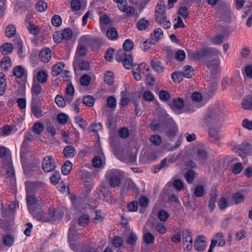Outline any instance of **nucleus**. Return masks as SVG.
Wrapping results in <instances>:
<instances>
[{
    "label": "nucleus",
    "mask_w": 252,
    "mask_h": 252,
    "mask_svg": "<svg viewBox=\"0 0 252 252\" xmlns=\"http://www.w3.org/2000/svg\"><path fill=\"white\" fill-rule=\"evenodd\" d=\"M123 6L124 7V9H119L121 11L124 12L126 16L130 17L135 13V8L133 7L128 6L127 4H125Z\"/></svg>",
    "instance_id": "37998d69"
},
{
    "label": "nucleus",
    "mask_w": 252,
    "mask_h": 252,
    "mask_svg": "<svg viewBox=\"0 0 252 252\" xmlns=\"http://www.w3.org/2000/svg\"><path fill=\"white\" fill-rule=\"evenodd\" d=\"M14 242V237L12 235H7L3 237V243L7 246L11 247Z\"/></svg>",
    "instance_id": "09e8293b"
},
{
    "label": "nucleus",
    "mask_w": 252,
    "mask_h": 252,
    "mask_svg": "<svg viewBox=\"0 0 252 252\" xmlns=\"http://www.w3.org/2000/svg\"><path fill=\"white\" fill-rule=\"evenodd\" d=\"M222 120V116L218 108L209 109L204 118V124L207 126H211L209 134L212 142H217L221 138L220 129Z\"/></svg>",
    "instance_id": "f257e3e1"
},
{
    "label": "nucleus",
    "mask_w": 252,
    "mask_h": 252,
    "mask_svg": "<svg viewBox=\"0 0 252 252\" xmlns=\"http://www.w3.org/2000/svg\"><path fill=\"white\" fill-rule=\"evenodd\" d=\"M190 234L191 231L189 229H187L183 232V239L184 245H186L187 243L192 242V239Z\"/></svg>",
    "instance_id": "ea45409f"
},
{
    "label": "nucleus",
    "mask_w": 252,
    "mask_h": 252,
    "mask_svg": "<svg viewBox=\"0 0 252 252\" xmlns=\"http://www.w3.org/2000/svg\"><path fill=\"white\" fill-rule=\"evenodd\" d=\"M165 125L168 128L167 135L170 137L175 136L178 128L174 120L171 118H168L165 122Z\"/></svg>",
    "instance_id": "0eeeda50"
},
{
    "label": "nucleus",
    "mask_w": 252,
    "mask_h": 252,
    "mask_svg": "<svg viewBox=\"0 0 252 252\" xmlns=\"http://www.w3.org/2000/svg\"><path fill=\"white\" fill-rule=\"evenodd\" d=\"M244 195L240 192L234 193L232 196V200L236 204H238L244 200Z\"/></svg>",
    "instance_id": "a18cd8bd"
},
{
    "label": "nucleus",
    "mask_w": 252,
    "mask_h": 252,
    "mask_svg": "<svg viewBox=\"0 0 252 252\" xmlns=\"http://www.w3.org/2000/svg\"><path fill=\"white\" fill-rule=\"evenodd\" d=\"M210 198L208 203V207L210 209V212H213L215 206V202L217 200V192L216 190L211 189L210 194Z\"/></svg>",
    "instance_id": "f3484780"
},
{
    "label": "nucleus",
    "mask_w": 252,
    "mask_h": 252,
    "mask_svg": "<svg viewBox=\"0 0 252 252\" xmlns=\"http://www.w3.org/2000/svg\"><path fill=\"white\" fill-rule=\"evenodd\" d=\"M16 32V27L14 25L12 24L8 25L5 30V34L9 38L14 36Z\"/></svg>",
    "instance_id": "72a5a7b5"
},
{
    "label": "nucleus",
    "mask_w": 252,
    "mask_h": 252,
    "mask_svg": "<svg viewBox=\"0 0 252 252\" xmlns=\"http://www.w3.org/2000/svg\"><path fill=\"white\" fill-rule=\"evenodd\" d=\"M13 75L18 78L22 77L25 73L24 68L21 66H17L13 69Z\"/></svg>",
    "instance_id": "473e14b6"
},
{
    "label": "nucleus",
    "mask_w": 252,
    "mask_h": 252,
    "mask_svg": "<svg viewBox=\"0 0 252 252\" xmlns=\"http://www.w3.org/2000/svg\"><path fill=\"white\" fill-rule=\"evenodd\" d=\"M112 243L114 247L118 248L123 245V241L120 237L115 236L112 240Z\"/></svg>",
    "instance_id": "bf43d9fd"
},
{
    "label": "nucleus",
    "mask_w": 252,
    "mask_h": 252,
    "mask_svg": "<svg viewBox=\"0 0 252 252\" xmlns=\"http://www.w3.org/2000/svg\"><path fill=\"white\" fill-rule=\"evenodd\" d=\"M29 212L32 215L33 218L36 219L37 220L43 222H48L47 216L45 215L42 211L33 208L31 210H30Z\"/></svg>",
    "instance_id": "9b49d317"
},
{
    "label": "nucleus",
    "mask_w": 252,
    "mask_h": 252,
    "mask_svg": "<svg viewBox=\"0 0 252 252\" xmlns=\"http://www.w3.org/2000/svg\"><path fill=\"white\" fill-rule=\"evenodd\" d=\"M151 66L152 68L158 73H161L163 70V67L159 61L152 60Z\"/></svg>",
    "instance_id": "4c0bfd02"
},
{
    "label": "nucleus",
    "mask_w": 252,
    "mask_h": 252,
    "mask_svg": "<svg viewBox=\"0 0 252 252\" xmlns=\"http://www.w3.org/2000/svg\"><path fill=\"white\" fill-rule=\"evenodd\" d=\"M39 57L42 62L48 63L51 57L50 49L46 48L41 51L39 54Z\"/></svg>",
    "instance_id": "dca6fc26"
},
{
    "label": "nucleus",
    "mask_w": 252,
    "mask_h": 252,
    "mask_svg": "<svg viewBox=\"0 0 252 252\" xmlns=\"http://www.w3.org/2000/svg\"><path fill=\"white\" fill-rule=\"evenodd\" d=\"M175 59L179 61H183L186 57V53L184 50H179L175 54Z\"/></svg>",
    "instance_id": "774afa93"
},
{
    "label": "nucleus",
    "mask_w": 252,
    "mask_h": 252,
    "mask_svg": "<svg viewBox=\"0 0 252 252\" xmlns=\"http://www.w3.org/2000/svg\"><path fill=\"white\" fill-rule=\"evenodd\" d=\"M212 240H216V244L218 243L220 246H224L225 244L224 236L222 232L217 233Z\"/></svg>",
    "instance_id": "a878e982"
},
{
    "label": "nucleus",
    "mask_w": 252,
    "mask_h": 252,
    "mask_svg": "<svg viewBox=\"0 0 252 252\" xmlns=\"http://www.w3.org/2000/svg\"><path fill=\"white\" fill-rule=\"evenodd\" d=\"M185 178L188 183L192 182L194 179V172L193 170H189L185 175Z\"/></svg>",
    "instance_id": "6e6d98bb"
},
{
    "label": "nucleus",
    "mask_w": 252,
    "mask_h": 252,
    "mask_svg": "<svg viewBox=\"0 0 252 252\" xmlns=\"http://www.w3.org/2000/svg\"><path fill=\"white\" fill-rule=\"evenodd\" d=\"M182 74L186 78H190L194 74V69L190 65H186L182 72Z\"/></svg>",
    "instance_id": "bb28decb"
},
{
    "label": "nucleus",
    "mask_w": 252,
    "mask_h": 252,
    "mask_svg": "<svg viewBox=\"0 0 252 252\" xmlns=\"http://www.w3.org/2000/svg\"><path fill=\"white\" fill-rule=\"evenodd\" d=\"M13 49L12 44L6 42L0 46V51L4 55H8L11 53Z\"/></svg>",
    "instance_id": "6ab92c4d"
},
{
    "label": "nucleus",
    "mask_w": 252,
    "mask_h": 252,
    "mask_svg": "<svg viewBox=\"0 0 252 252\" xmlns=\"http://www.w3.org/2000/svg\"><path fill=\"white\" fill-rule=\"evenodd\" d=\"M193 57L197 61H200L205 58H207L206 49L197 51L194 54Z\"/></svg>",
    "instance_id": "49530a36"
},
{
    "label": "nucleus",
    "mask_w": 252,
    "mask_h": 252,
    "mask_svg": "<svg viewBox=\"0 0 252 252\" xmlns=\"http://www.w3.org/2000/svg\"><path fill=\"white\" fill-rule=\"evenodd\" d=\"M33 131L37 134H40L44 130V126L40 122L35 123L33 126Z\"/></svg>",
    "instance_id": "8fccbe9b"
},
{
    "label": "nucleus",
    "mask_w": 252,
    "mask_h": 252,
    "mask_svg": "<svg viewBox=\"0 0 252 252\" xmlns=\"http://www.w3.org/2000/svg\"><path fill=\"white\" fill-rule=\"evenodd\" d=\"M65 93L68 96V98H66L65 99L69 101H72L74 94V88L71 84L67 86Z\"/></svg>",
    "instance_id": "c85d7f7f"
},
{
    "label": "nucleus",
    "mask_w": 252,
    "mask_h": 252,
    "mask_svg": "<svg viewBox=\"0 0 252 252\" xmlns=\"http://www.w3.org/2000/svg\"><path fill=\"white\" fill-rule=\"evenodd\" d=\"M184 106V101L181 98H177L173 100V109L176 111L181 109Z\"/></svg>",
    "instance_id": "c756f323"
},
{
    "label": "nucleus",
    "mask_w": 252,
    "mask_h": 252,
    "mask_svg": "<svg viewBox=\"0 0 252 252\" xmlns=\"http://www.w3.org/2000/svg\"><path fill=\"white\" fill-rule=\"evenodd\" d=\"M104 80L108 84L111 85L113 83V73L108 71L104 75Z\"/></svg>",
    "instance_id": "69168bd1"
},
{
    "label": "nucleus",
    "mask_w": 252,
    "mask_h": 252,
    "mask_svg": "<svg viewBox=\"0 0 252 252\" xmlns=\"http://www.w3.org/2000/svg\"><path fill=\"white\" fill-rule=\"evenodd\" d=\"M39 101H32L31 109L33 115L36 118H40L42 116V112L38 106Z\"/></svg>",
    "instance_id": "a211bd4d"
},
{
    "label": "nucleus",
    "mask_w": 252,
    "mask_h": 252,
    "mask_svg": "<svg viewBox=\"0 0 252 252\" xmlns=\"http://www.w3.org/2000/svg\"><path fill=\"white\" fill-rule=\"evenodd\" d=\"M48 75L44 71H39L37 72L36 78L38 81L41 83H45L47 81Z\"/></svg>",
    "instance_id": "58836bf2"
},
{
    "label": "nucleus",
    "mask_w": 252,
    "mask_h": 252,
    "mask_svg": "<svg viewBox=\"0 0 252 252\" xmlns=\"http://www.w3.org/2000/svg\"><path fill=\"white\" fill-rule=\"evenodd\" d=\"M88 41V38L87 36H83L80 38L75 55V60H77L80 58H82L86 56L87 53L86 44Z\"/></svg>",
    "instance_id": "20e7f679"
},
{
    "label": "nucleus",
    "mask_w": 252,
    "mask_h": 252,
    "mask_svg": "<svg viewBox=\"0 0 252 252\" xmlns=\"http://www.w3.org/2000/svg\"><path fill=\"white\" fill-rule=\"evenodd\" d=\"M51 23L54 26L58 27L61 25L62 19L59 15H56L52 17Z\"/></svg>",
    "instance_id": "864d4df0"
},
{
    "label": "nucleus",
    "mask_w": 252,
    "mask_h": 252,
    "mask_svg": "<svg viewBox=\"0 0 252 252\" xmlns=\"http://www.w3.org/2000/svg\"><path fill=\"white\" fill-rule=\"evenodd\" d=\"M64 67V63L63 62H59L53 65L52 69V75L54 76H57Z\"/></svg>",
    "instance_id": "412c9836"
},
{
    "label": "nucleus",
    "mask_w": 252,
    "mask_h": 252,
    "mask_svg": "<svg viewBox=\"0 0 252 252\" xmlns=\"http://www.w3.org/2000/svg\"><path fill=\"white\" fill-rule=\"evenodd\" d=\"M116 99L113 96H110L107 98V106L110 108H114L116 106Z\"/></svg>",
    "instance_id": "e2e57ef3"
},
{
    "label": "nucleus",
    "mask_w": 252,
    "mask_h": 252,
    "mask_svg": "<svg viewBox=\"0 0 252 252\" xmlns=\"http://www.w3.org/2000/svg\"><path fill=\"white\" fill-rule=\"evenodd\" d=\"M72 163L69 160H66L62 167V172L64 175H68L72 169Z\"/></svg>",
    "instance_id": "7c9ffc66"
},
{
    "label": "nucleus",
    "mask_w": 252,
    "mask_h": 252,
    "mask_svg": "<svg viewBox=\"0 0 252 252\" xmlns=\"http://www.w3.org/2000/svg\"><path fill=\"white\" fill-rule=\"evenodd\" d=\"M219 63V60L218 59H215L213 60L208 61L207 63V65L209 69L213 70L216 68Z\"/></svg>",
    "instance_id": "4d7b16f0"
},
{
    "label": "nucleus",
    "mask_w": 252,
    "mask_h": 252,
    "mask_svg": "<svg viewBox=\"0 0 252 252\" xmlns=\"http://www.w3.org/2000/svg\"><path fill=\"white\" fill-rule=\"evenodd\" d=\"M207 58L217 57L218 58V55L220 54V51L214 48H209L206 49Z\"/></svg>",
    "instance_id": "603ef678"
},
{
    "label": "nucleus",
    "mask_w": 252,
    "mask_h": 252,
    "mask_svg": "<svg viewBox=\"0 0 252 252\" xmlns=\"http://www.w3.org/2000/svg\"><path fill=\"white\" fill-rule=\"evenodd\" d=\"M106 34L109 39L111 40H116L118 36L116 28L113 27L109 28L107 30Z\"/></svg>",
    "instance_id": "393cba45"
},
{
    "label": "nucleus",
    "mask_w": 252,
    "mask_h": 252,
    "mask_svg": "<svg viewBox=\"0 0 252 252\" xmlns=\"http://www.w3.org/2000/svg\"><path fill=\"white\" fill-rule=\"evenodd\" d=\"M143 240L146 244H150L154 242L155 237L151 233L147 232L144 235Z\"/></svg>",
    "instance_id": "13d9d810"
},
{
    "label": "nucleus",
    "mask_w": 252,
    "mask_h": 252,
    "mask_svg": "<svg viewBox=\"0 0 252 252\" xmlns=\"http://www.w3.org/2000/svg\"><path fill=\"white\" fill-rule=\"evenodd\" d=\"M205 237L202 236H198L194 241V247L195 250L198 252L204 250L205 247Z\"/></svg>",
    "instance_id": "f8f14e48"
},
{
    "label": "nucleus",
    "mask_w": 252,
    "mask_h": 252,
    "mask_svg": "<svg viewBox=\"0 0 252 252\" xmlns=\"http://www.w3.org/2000/svg\"><path fill=\"white\" fill-rule=\"evenodd\" d=\"M90 221V216L87 214L81 215L78 219V224L82 226L85 227Z\"/></svg>",
    "instance_id": "cd10ccee"
},
{
    "label": "nucleus",
    "mask_w": 252,
    "mask_h": 252,
    "mask_svg": "<svg viewBox=\"0 0 252 252\" xmlns=\"http://www.w3.org/2000/svg\"><path fill=\"white\" fill-rule=\"evenodd\" d=\"M115 59L118 62H122L126 69H129L133 66L132 56L129 52L120 49L115 55Z\"/></svg>",
    "instance_id": "f03ea898"
},
{
    "label": "nucleus",
    "mask_w": 252,
    "mask_h": 252,
    "mask_svg": "<svg viewBox=\"0 0 252 252\" xmlns=\"http://www.w3.org/2000/svg\"><path fill=\"white\" fill-rule=\"evenodd\" d=\"M72 32L69 28H66L64 29L61 33L62 38L66 40H69L71 39L72 37Z\"/></svg>",
    "instance_id": "a19ab883"
},
{
    "label": "nucleus",
    "mask_w": 252,
    "mask_h": 252,
    "mask_svg": "<svg viewBox=\"0 0 252 252\" xmlns=\"http://www.w3.org/2000/svg\"><path fill=\"white\" fill-rule=\"evenodd\" d=\"M156 20L160 24L162 25L164 28L168 29L171 26V23L169 21L167 20V18L165 15H163V16H162L159 19L156 18Z\"/></svg>",
    "instance_id": "79ce46f5"
},
{
    "label": "nucleus",
    "mask_w": 252,
    "mask_h": 252,
    "mask_svg": "<svg viewBox=\"0 0 252 252\" xmlns=\"http://www.w3.org/2000/svg\"><path fill=\"white\" fill-rule=\"evenodd\" d=\"M169 217L168 213L164 210H160L158 214V217L161 221H165Z\"/></svg>",
    "instance_id": "5fc2aeb1"
},
{
    "label": "nucleus",
    "mask_w": 252,
    "mask_h": 252,
    "mask_svg": "<svg viewBox=\"0 0 252 252\" xmlns=\"http://www.w3.org/2000/svg\"><path fill=\"white\" fill-rule=\"evenodd\" d=\"M106 176L109 179V183L111 187L116 188L120 185L122 175L119 170H110L107 172Z\"/></svg>",
    "instance_id": "7ed1b4c3"
},
{
    "label": "nucleus",
    "mask_w": 252,
    "mask_h": 252,
    "mask_svg": "<svg viewBox=\"0 0 252 252\" xmlns=\"http://www.w3.org/2000/svg\"><path fill=\"white\" fill-rule=\"evenodd\" d=\"M162 34L161 29L157 28L154 30L153 34L151 35V42L153 45L156 44L158 40L162 37Z\"/></svg>",
    "instance_id": "4468645a"
},
{
    "label": "nucleus",
    "mask_w": 252,
    "mask_h": 252,
    "mask_svg": "<svg viewBox=\"0 0 252 252\" xmlns=\"http://www.w3.org/2000/svg\"><path fill=\"white\" fill-rule=\"evenodd\" d=\"M165 3L162 0H160L157 4L156 9L155 11L156 18L159 19L163 15H165Z\"/></svg>",
    "instance_id": "ddd939ff"
},
{
    "label": "nucleus",
    "mask_w": 252,
    "mask_h": 252,
    "mask_svg": "<svg viewBox=\"0 0 252 252\" xmlns=\"http://www.w3.org/2000/svg\"><path fill=\"white\" fill-rule=\"evenodd\" d=\"M25 186L26 192L37 195V193L43 189L44 184L42 182L39 181H27L25 183Z\"/></svg>",
    "instance_id": "39448f33"
},
{
    "label": "nucleus",
    "mask_w": 252,
    "mask_h": 252,
    "mask_svg": "<svg viewBox=\"0 0 252 252\" xmlns=\"http://www.w3.org/2000/svg\"><path fill=\"white\" fill-rule=\"evenodd\" d=\"M138 203L137 201H132L128 203L127 209L130 212H135L138 209Z\"/></svg>",
    "instance_id": "338daca9"
},
{
    "label": "nucleus",
    "mask_w": 252,
    "mask_h": 252,
    "mask_svg": "<svg viewBox=\"0 0 252 252\" xmlns=\"http://www.w3.org/2000/svg\"><path fill=\"white\" fill-rule=\"evenodd\" d=\"M68 116L64 113H60L57 116L58 122L62 125L65 124L67 122Z\"/></svg>",
    "instance_id": "052dcab7"
},
{
    "label": "nucleus",
    "mask_w": 252,
    "mask_h": 252,
    "mask_svg": "<svg viewBox=\"0 0 252 252\" xmlns=\"http://www.w3.org/2000/svg\"><path fill=\"white\" fill-rule=\"evenodd\" d=\"M6 86V77L5 74L2 73H0V95L3 94L5 91Z\"/></svg>",
    "instance_id": "b1692460"
},
{
    "label": "nucleus",
    "mask_w": 252,
    "mask_h": 252,
    "mask_svg": "<svg viewBox=\"0 0 252 252\" xmlns=\"http://www.w3.org/2000/svg\"><path fill=\"white\" fill-rule=\"evenodd\" d=\"M91 81V77L88 74L83 75L80 78V82L81 85L84 86H88Z\"/></svg>",
    "instance_id": "de8ad7c7"
},
{
    "label": "nucleus",
    "mask_w": 252,
    "mask_h": 252,
    "mask_svg": "<svg viewBox=\"0 0 252 252\" xmlns=\"http://www.w3.org/2000/svg\"><path fill=\"white\" fill-rule=\"evenodd\" d=\"M43 170L46 172H49L55 170L56 163L54 158L52 156H45L42 162Z\"/></svg>",
    "instance_id": "423d86ee"
},
{
    "label": "nucleus",
    "mask_w": 252,
    "mask_h": 252,
    "mask_svg": "<svg viewBox=\"0 0 252 252\" xmlns=\"http://www.w3.org/2000/svg\"><path fill=\"white\" fill-rule=\"evenodd\" d=\"M100 29L102 31H104L107 27L111 24V20L106 15H104L99 18Z\"/></svg>",
    "instance_id": "aec40b11"
},
{
    "label": "nucleus",
    "mask_w": 252,
    "mask_h": 252,
    "mask_svg": "<svg viewBox=\"0 0 252 252\" xmlns=\"http://www.w3.org/2000/svg\"><path fill=\"white\" fill-rule=\"evenodd\" d=\"M63 215V212L60 209H50L49 216H47L48 222L57 220H60Z\"/></svg>",
    "instance_id": "1a4fd4ad"
},
{
    "label": "nucleus",
    "mask_w": 252,
    "mask_h": 252,
    "mask_svg": "<svg viewBox=\"0 0 252 252\" xmlns=\"http://www.w3.org/2000/svg\"><path fill=\"white\" fill-rule=\"evenodd\" d=\"M95 102L94 98L92 95H86L83 98V103L88 107L94 106Z\"/></svg>",
    "instance_id": "2f4dec72"
},
{
    "label": "nucleus",
    "mask_w": 252,
    "mask_h": 252,
    "mask_svg": "<svg viewBox=\"0 0 252 252\" xmlns=\"http://www.w3.org/2000/svg\"><path fill=\"white\" fill-rule=\"evenodd\" d=\"M148 25V21L145 20L144 18H142L137 22L136 24V27L138 30L143 31L145 30Z\"/></svg>",
    "instance_id": "e433bc0d"
},
{
    "label": "nucleus",
    "mask_w": 252,
    "mask_h": 252,
    "mask_svg": "<svg viewBox=\"0 0 252 252\" xmlns=\"http://www.w3.org/2000/svg\"><path fill=\"white\" fill-rule=\"evenodd\" d=\"M134 47V43L130 39H126L125 40L123 45V51L126 52L130 51Z\"/></svg>",
    "instance_id": "c9c22d12"
},
{
    "label": "nucleus",
    "mask_w": 252,
    "mask_h": 252,
    "mask_svg": "<svg viewBox=\"0 0 252 252\" xmlns=\"http://www.w3.org/2000/svg\"><path fill=\"white\" fill-rule=\"evenodd\" d=\"M80 234L76 230V225L72 223L69 228L68 237L70 241H73L79 236Z\"/></svg>",
    "instance_id": "2eb2a0df"
},
{
    "label": "nucleus",
    "mask_w": 252,
    "mask_h": 252,
    "mask_svg": "<svg viewBox=\"0 0 252 252\" xmlns=\"http://www.w3.org/2000/svg\"><path fill=\"white\" fill-rule=\"evenodd\" d=\"M0 63L2 68L7 70L8 67L11 65L10 58L8 56H4L1 59Z\"/></svg>",
    "instance_id": "c03bdc74"
},
{
    "label": "nucleus",
    "mask_w": 252,
    "mask_h": 252,
    "mask_svg": "<svg viewBox=\"0 0 252 252\" xmlns=\"http://www.w3.org/2000/svg\"><path fill=\"white\" fill-rule=\"evenodd\" d=\"M41 85L37 82H33L32 88V101H39V95L42 92Z\"/></svg>",
    "instance_id": "6e6552de"
},
{
    "label": "nucleus",
    "mask_w": 252,
    "mask_h": 252,
    "mask_svg": "<svg viewBox=\"0 0 252 252\" xmlns=\"http://www.w3.org/2000/svg\"><path fill=\"white\" fill-rule=\"evenodd\" d=\"M205 193V189L202 185H197L194 188V195L196 197H201Z\"/></svg>",
    "instance_id": "f704fd0d"
},
{
    "label": "nucleus",
    "mask_w": 252,
    "mask_h": 252,
    "mask_svg": "<svg viewBox=\"0 0 252 252\" xmlns=\"http://www.w3.org/2000/svg\"><path fill=\"white\" fill-rule=\"evenodd\" d=\"M47 8V4L42 0L39 1L36 4V9L38 11L41 12H44Z\"/></svg>",
    "instance_id": "680f3d73"
},
{
    "label": "nucleus",
    "mask_w": 252,
    "mask_h": 252,
    "mask_svg": "<svg viewBox=\"0 0 252 252\" xmlns=\"http://www.w3.org/2000/svg\"><path fill=\"white\" fill-rule=\"evenodd\" d=\"M143 97L144 99L148 101H152L154 98L155 96L153 94L149 91H145L143 94Z\"/></svg>",
    "instance_id": "0e129e2a"
},
{
    "label": "nucleus",
    "mask_w": 252,
    "mask_h": 252,
    "mask_svg": "<svg viewBox=\"0 0 252 252\" xmlns=\"http://www.w3.org/2000/svg\"><path fill=\"white\" fill-rule=\"evenodd\" d=\"M242 107L245 110H252V95L247 96L243 99Z\"/></svg>",
    "instance_id": "5701e85b"
},
{
    "label": "nucleus",
    "mask_w": 252,
    "mask_h": 252,
    "mask_svg": "<svg viewBox=\"0 0 252 252\" xmlns=\"http://www.w3.org/2000/svg\"><path fill=\"white\" fill-rule=\"evenodd\" d=\"M26 201L29 211L33 208V206L38 202L36 194L26 192Z\"/></svg>",
    "instance_id": "9d476101"
},
{
    "label": "nucleus",
    "mask_w": 252,
    "mask_h": 252,
    "mask_svg": "<svg viewBox=\"0 0 252 252\" xmlns=\"http://www.w3.org/2000/svg\"><path fill=\"white\" fill-rule=\"evenodd\" d=\"M63 154L65 158H70L75 156L76 151L73 146H67L64 148Z\"/></svg>",
    "instance_id": "4be33fe9"
},
{
    "label": "nucleus",
    "mask_w": 252,
    "mask_h": 252,
    "mask_svg": "<svg viewBox=\"0 0 252 252\" xmlns=\"http://www.w3.org/2000/svg\"><path fill=\"white\" fill-rule=\"evenodd\" d=\"M197 154L199 160L204 163L207 158L206 151L204 149H198Z\"/></svg>",
    "instance_id": "3c124183"
}]
</instances>
